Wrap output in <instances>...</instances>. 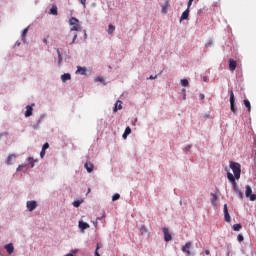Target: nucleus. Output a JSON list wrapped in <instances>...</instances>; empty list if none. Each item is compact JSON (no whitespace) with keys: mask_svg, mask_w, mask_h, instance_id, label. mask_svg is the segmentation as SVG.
Instances as JSON below:
<instances>
[{"mask_svg":"<svg viewBox=\"0 0 256 256\" xmlns=\"http://www.w3.org/2000/svg\"><path fill=\"white\" fill-rule=\"evenodd\" d=\"M227 178L230 181L233 187V190L236 193V195H238L239 199H243V192L241 191V189H239V186L237 185V181H235V177L231 172H227Z\"/></svg>","mask_w":256,"mask_h":256,"instance_id":"f257e3e1","label":"nucleus"},{"mask_svg":"<svg viewBox=\"0 0 256 256\" xmlns=\"http://www.w3.org/2000/svg\"><path fill=\"white\" fill-rule=\"evenodd\" d=\"M74 31H81V26H79V24H74L73 27L70 29V32L67 36V41H69L71 37L72 41L69 42V45H73V43H75V41L77 40V33H74Z\"/></svg>","mask_w":256,"mask_h":256,"instance_id":"f03ea898","label":"nucleus"},{"mask_svg":"<svg viewBox=\"0 0 256 256\" xmlns=\"http://www.w3.org/2000/svg\"><path fill=\"white\" fill-rule=\"evenodd\" d=\"M230 169H232L234 174V179H241V164L237 162L230 161Z\"/></svg>","mask_w":256,"mask_h":256,"instance_id":"7ed1b4c3","label":"nucleus"},{"mask_svg":"<svg viewBox=\"0 0 256 256\" xmlns=\"http://www.w3.org/2000/svg\"><path fill=\"white\" fill-rule=\"evenodd\" d=\"M230 109L232 113H237V108L235 107V94L233 93V90L230 91Z\"/></svg>","mask_w":256,"mask_h":256,"instance_id":"20e7f679","label":"nucleus"},{"mask_svg":"<svg viewBox=\"0 0 256 256\" xmlns=\"http://www.w3.org/2000/svg\"><path fill=\"white\" fill-rule=\"evenodd\" d=\"M252 193H253V189H251V186L246 185V191H245L246 197H249L250 201H256V195Z\"/></svg>","mask_w":256,"mask_h":256,"instance_id":"39448f33","label":"nucleus"},{"mask_svg":"<svg viewBox=\"0 0 256 256\" xmlns=\"http://www.w3.org/2000/svg\"><path fill=\"white\" fill-rule=\"evenodd\" d=\"M26 207L28 211H35V209H37V201L35 200L27 201Z\"/></svg>","mask_w":256,"mask_h":256,"instance_id":"423d86ee","label":"nucleus"},{"mask_svg":"<svg viewBox=\"0 0 256 256\" xmlns=\"http://www.w3.org/2000/svg\"><path fill=\"white\" fill-rule=\"evenodd\" d=\"M162 231L164 233V241L169 242L173 239V236H171V233H169L168 228H163Z\"/></svg>","mask_w":256,"mask_h":256,"instance_id":"0eeeda50","label":"nucleus"},{"mask_svg":"<svg viewBox=\"0 0 256 256\" xmlns=\"http://www.w3.org/2000/svg\"><path fill=\"white\" fill-rule=\"evenodd\" d=\"M224 220L226 221V223H231V215H229L227 204H224Z\"/></svg>","mask_w":256,"mask_h":256,"instance_id":"6e6552de","label":"nucleus"},{"mask_svg":"<svg viewBox=\"0 0 256 256\" xmlns=\"http://www.w3.org/2000/svg\"><path fill=\"white\" fill-rule=\"evenodd\" d=\"M84 167H85V169L87 170L88 173H92L93 169H95V166L90 161H87L84 164Z\"/></svg>","mask_w":256,"mask_h":256,"instance_id":"1a4fd4ad","label":"nucleus"},{"mask_svg":"<svg viewBox=\"0 0 256 256\" xmlns=\"http://www.w3.org/2000/svg\"><path fill=\"white\" fill-rule=\"evenodd\" d=\"M191 242H187L183 247H182V251L183 253H187V255H191Z\"/></svg>","mask_w":256,"mask_h":256,"instance_id":"9d476101","label":"nucleus"},{"mask_svg":"<svg viewBox=\"0 0 256 256\" xmlns=\"http://www.w3.org/2000/svg\"><path fill=\"white\" fill-rule=\"evenodd\" d=\"M4 249H6V251L9 255H12L13 251H15V247H13V243H9V244L5 245Z\"/></svg>","mask_w":256,"mask_h":256,"instance_id":"9b49d317","label":"nucleus"},{"mask_svg":"<svg viewBox=\"0 0 256 256\" xmlns=\"http://www.w3.org/2000/svg\"><path fill=\"white\" fill-rule=\"evenodd\" d=\"M229 69L230 71H235L237 69V61L229 59Z\"/></svg>","mask_w":256,"mask_h":256,"instance_id":"f8f14e48","label":"nucleus"},{"mask_svg":"<svg viewBox=\"0 0 256 256\" xmlns=\"http://www.w3.org/2000/svg\"><path fill=\"white\" fill-rule=\"evenodd\" d=\"M123 102L121 100H118L116 103H115V107L113 109L114 113H117V111H120V109H123Z\"/></svg>","mask_w":256,"mask_h":256,"instance_id":"ddd939ff","label":"nucleus"},{"mask_svg":"<svg viewBox=\"0 0 256 256\" xmlns=\"http://www.w3.org/2000/svg\"><path fill=\"white\" fill-rule=\"evenodd\" d=\"M78 227L81 229V231H84L85 229H89L90 226L87 222L79 221Z\"/></svg>","mask_w":256,"mask_h":256,"instance_id":"4468645a","label":"nucleus"},{"mask_svg":"<svg viewBox=\"0 0 256 256\" xmlns=\"http://www.w3.org/2000/svg\"><path fill=\"white\" fill-rule=\"evenodd\" d=\"M187 19H189V9H186V10L182 13L181 18H180V21H185V20H187Z\"/></svg>","mask_w":256,"mask_h":256,"instance_id":"2eb2a0df","label":"nucleus"},{"mask_svg":"<svg viewBox=\"0 0 256 256\" xmlns=\"http://www.w3.org/2000/svg\"><path fill=\"white\" fill-rule=\"evenodd\" d=\"M62 82L66 83V81H71V74L65 73L61 76Z\"/></svg>","mask_w":256,"mask_h":256,"instance_id":"dca6fc26","label":"nucleus"},{"mask_svg":"<svg viewBox=\"0 0 256 256\" xmlns=\"http://www.w3.org/2000/svg\"><path fill=\"white\" fill-rule=\"evenodd\" d=\"M31 115H33V107L26 106L25 117H31Z\"/></svg>","mask_w":256,"mask_h":256,"instance_id":"f3484780","label":"nucleus"},{"mask_svg":"<svg viewBox=\"0 0 256 256\" xmlns=\"http://www.w3.org/2000/svg\"><path fill=\"white\" fill-rule=\"evenodd\" d=\"M129 135H131V127L128 126V127H126L122 137H123V139H127V136H129Z\"/></svg>","mask_w":256,"mask_h":256,"instance_id":"a211bd4d","label":"nucleus"},{"mask_svg":"<svg viewBox=\"0 0 256 256\" xmlns=\"http://www.w3.org/2000/svg\"><path fill=\"white\" fill-rule=\"evenodd\" d=\"M115 32V26L113 24L108 25V35H113Z\"/></svg>","mask_w":256,"mask_h":256,"instance_id":"6ab92c4d","label":"nucleus"},{"mask_svg":"<svg viewBox=\"0 0 256 256\" xmlns=\"http://www.w3.org/2000/svg\"><path fill=\"white\" fill-rule=\"evenodd\" d=\"M244 105L246 109H248V112L251 113V102L247 99L244 100Z\"/></svg>","mask_w":256,"mask_h":256,"instance_id":"aec40b11","label":"nucleus"},{"mask_svg":"<svg viewBox=\"0 0 256 256\" xmlns=\"http://www.w3.org/2000/svg\"><path fill=\"white\" fill-rule=\"evenodd\" d=\"M50 15H58L57 6L53 5L50 9Z\"/></svg>","mask_w":256,"mask_h":256,"instance_id":"412c9836","label":"nucleus"},{"mask_svg":"<svg viewBox=\"0 0 256 256\" xmlns=\"http://www.w3.org/2000/svg\"><path fill=\"white\" fill-rule=\"evenodd\" d=\"M211 196H212L211 203L215 207V205H217V196L214 193H212Z\"/></svg>","mask_w":256,"mask_h":256,"instance_id":"4be33fe9","label":"nucleus"},{"mask_svg":"<svg viewBox=\"0 0 256 256\" xmlns=\"http://www.w3.org/2000/svg\"><path fill=\"white\" fill-rule=\"evenodd\" d=\"M77 23H79V20L75 17H72L70 20H69V24L70 25H77Z\"/></svg>","mask_w":256,"mask_h":256,"instance_id":"5701e85b","label":"nucleus"},{"mask_svg":"<svg viewBox=\"0 0 256 256\" xmlns=\"http://www.w3.org/2000/svg\"><path fill=\"white\" fill-rule=\"evenodd\" d=\"M86 71L87 70L81 66H79L77 69V73H80V75H85Z\"/></svg>","mask_w":256,"mask_h":256,"instance_id":"b1692460","label":"nucleus"},{"mask_svg":"<svg viewBox=\"0 0 256 256\" xmlns=\"http://www.w3.org/2000/svg\"><path fill=\"white\" fill-rule=\"evenodd\" d=\"M181 85H182V87H189V80L182 79L181 80Z\"/></svg>","mask_w":256,"mask_h":256,"instance_id":"393cba45","label":"nucleus"},{"mask_svg":"<svg viewBox=\"0 0 256 256\" xmlns=\"http://www.w3.org/2000/svg\"><path fill=\"white\" fill-rule=\"evenodd\" d=\"M27 33H29V28H25L22 32V40L23 41H25V37H26Z\"/></svg>","mask_w":256,"mask_h":256,"instance_id":"a878e982","label":"nucleus"},{"mask_svg":"<svg viewBox=\"0 0 256 256\" xmlns=\"http://www.w3.org/2000/svg\"><path fill=\"white\" fill-rule=\"evenodd\" d=\"M243 226H241V224H234L233 225V230L234 231H241V228H242Z\"/></svg>","mask_w":256,"mask_h":256,"instance_id":"bb28decb","label":"nucleus"},{"mask_svg":"<svg viewBox=\"0 0 256 256\" xmlns=\"http://www.w3.org/2000/svg\"><path fill=\"white\" fill-rule=\"evenodd\" d=\"M57 55H58V63H61L63 61V57H61V51L59 49H56Z\"/></svg>","mask_w":256,"mask_h":256,"instance_id":"cd10ccee","label":"nucleus"},{"mask_svg":"<svg viewBox=\"0 0 256 256\" xmlns=\"http://www.w3.org/2000/svg\"><path fill=\"white\" fill-rule=\"evenodd\" d=\"M13 157H15L14 154H10L7 158V165H11V161L13 160Z\"/></svg>","mask_w":256,"mask_h":256,"instance_id":"c85d7f7f","label":"nucleus"},{"mask_svg":"<svg viewBox=\"0 0 256 256\" xmlns=\"http://www.w3.org/2000/svg\"><path fill=\"white\" fill-rule=\"evenodd\" d=\"M119 199H121V195H119V194H114L112 196V201H119Z\"/></svg>","mask_w":256,"mask_h":256,"instance_id":"c756f323","label":"nucleus"},{"mask_svg":"<svg viewBox=\"0 0 256 256\" xmlns=\"http://www.w3.org/2000/svg\"><path fill=\"white\" fill-rule=\"evenodd\" d=\"M81 201L80 200H75L74 202H73V206L74 207H80L81 206Z\"/></svg>","mask_w":256,"mask_h":256,"instance_id":"7c9ffc66","label":"nucleus"},{"mask_svg":"<svg viewBox=\"0 0 256 256\" xmlns=\"http://www.w3.org/2000/svg\"><path fill=\"white\" fill-rule=\"evenodd\" d=\"M140 231H141L142 235L144 233H147V227H145V225H142L141 228H140Z\"/></svg>","mask_w":256,"mask_h":256,"instance_id":"2f4dec72","label":"nucleus"},{"mask_svg":"<svg viewBox=\"0 0 256 256\" xmlns=\"http://www.w3.org/2000/svg\"><path fill=\"white\" fill-rule=\"evenodd\" d=\"M167 7H169V2H166V6L162 7V13H167Z\"/></svg>","mask_w":256,"mask_h":256,"instance_id":"473e14b6","label":"nucleus"},{"mask_svg":"<svg viewBox=\"0 0 256 256\" xmlns=\"http://www.w3.org/2000/svg\"><path fill=\"white\" fill-rule=\"evenodd\" d=\"M99 249H100L99 244H97V247H96V250H95V256H101L99 254Z\"/></svg>","mask_w":256,"mask_h":256,"instance_id":"72a5a7b5","label":"nucleus"},{"mask_svg":"<svg viewBox=\"0 0 256 256\" xmlns=\"http://www.w3.org/2000/svg\"><path fill=\"white\" fill-rule=\"evenodd\" d=\"M244 237L242 234H239L237 237V240L239 241V243H241L243 241Z\"/></svg>","mask_w":256,"mask_h":256,"instance_id":"f704fd0d","label":"nucleus"},{"mask_svg":"<svg viewBox=\"0 0 256 256\" xmlns=\"http://www.w3.org/2000/svg\"><path fill=\"white\" fill-rule=\"evenodd\" d=\"M81 5H83L84 8L87 7V0H80Z\"/></svg>","mask_w":256,"mask_h":256,"instance_id":"c9c22d12","label":"nucleus"},{"mask_svg":"<svg viewBox=\"0 0 256 256\" xmlns=\"http://www.w3.org/2000/svg\"><path fill=\"white\" fill-rule=\"evenodd\" d=\"M49 147V143H45L43 146H42V150L44 151H47V148Z\"/></svg>","mask_w":256,"mask_h":256,"instance_id":"e433bc0d","label":"nucleus"},{"mask_svg":"<svg viewBox=\"0 0 256 256\" xmlns=\"http://www.w3.org/2000/svg\"><path fill=\"white\" fill-rule=\"evenodd\" d=\"M23 169H25V165H19L16 171H22Z\"/></svg>","mask_w":256,"mask_h":256,"instance_id":"4c0bfd02","label":"nucleus"},{"mask_svg":"<svg viewBox=\"0 0 256 256\" xmlns=\"http://www.w3.org/2000/svg\"><path fill=\"white\" fill-rule=\"evenodd\" d=\"M193 5V2L191 0L188 1L187 9H191V6Z\"/></svg>","mask_w":256,"mask_h":256,"instance_id":"58836bf2","label":"nucleus"},{"mask_svg":"<svg viewBox=\"0 0 256 256\" xmlns=\"http://www.w3.org/2000/svg\"><path fill=\"white\" fill-rule=\"evenodd\" d=\"M40 157H41V159H43V157H45V150H41V152H40Z\"/></svg>","mask_w":256,"mask_h":256,"instance_id":"ea45409f","label":"nucleus"},{"mask_svg":"<svg viewBox=\"0 0 256 256\" xmlns=\"http://www.w3.org/2000/svg\"><path fill=\"white\" fill-rule=\"evenodd\" d=\"M28 161L31 163V167H35V164H33V158H28Z\"/></svg>","mask_w":256,"mask_h":256,"instance_id":"a19ab883","label":"nucleus"},{"mask_svg":"<svg viewBox=\"0 0 256 256\" xmlns=\"http://www.w3.org/2000/svg\"><path fill=\"white\" fill-rule=\"evenodd\" d=\"M211 45H213V40H210V41L206 44V47H211Z\"/></svg>","mask_w":256,"mask_h":256,"instance_id":"79ce46f5","label":"nucleus"},{"mask_svg":"<svg viewBox=\"0 0 256 256\" xmlns=\"http://www.w3.org/2000/svg\"><path fill=\"white\" fill-rule=\"evenodd\" d=\"M199 98H200L201 100L205 99V94H200V95H199Z\"/></svg>","mask_w":256,"mask_h":256,"instance_id":"37998d69","label":"nucleus"},{"mask_svg":"<svg viewBox=\"0 0 256 256\" xmlns=\"http://www.w3.org/2000/svg\"><path fill=\"white\" fill-rule=\"evenodd\" d=\"M149 79H157V75H155V76L151 75V76L149 77Z\"/></svg>","mask_w":256,"mask_h":256,"instance_id":"c03bdc74","label":"nucleus"},{"mask_svg":"<svg viewBox=\"0 0 256 256\" xmlns=\"http://www.w3.org/2000/svg\"><path fill=\"white\" fill-rule=\"evenodd\" d=\"M205 254H206V255H210L211 252H210L209 250H205Z\"/></svg>","mask_w":256,"mask_h":256,"instance_id":"a18cd8bd","label":"nucleus"},{"mask_svg":"<svg viewBox=\"0 0 256 256\" xmlns=\"http://www.w3.org/2000/svg\"><path fill=\"white\" fill-rule=\"evenodd\" d=\"M65 256H74L72 253L66 254Z\"/></svg>","mask_w":256,"mask_h":256,"instance_id":"49530a36","label":"nucleus"},{"mask_svg":"<svg viewBox=\"0 0 256 256\" xmlns=\"http://www.w3.org/2000/svg\"><path fill=\"white\" fill-rule=\"evenodd\" d=\"M84 37H85V39H87V32H85Z\"/></svg>","mask_w":256,"mask_h":256,"instance_id":"de8ad7c7","label":"nucleus"},{"mask_svg":"<svg viewBox=\"0 0 256 256\" xmlns=\"http://www.w3.org/2000/svg\"><path fill=\"white\" fill-rule=\"evenodd\" d=\"M102 219H105V213L102 215Z\"/></svg>","mask_w":256,"mask_h":256,"instance_id":"09e8293b","label":"nucleus"},{"mask_svg":"<svg viewBox=\"0 0 256 256\" xmlns=\"http://www.w3.org/2000/svg\"><path fill=\"white\" fill-rule=\"evenodd\" d=\"M72 253H77V250H72Z\"/></svg>","mask_w":256,"mask_h":256,"instance_id":"8fccbe9b","label":"nucleus"},{"mask_svg":"<svg viewBox=\"0 0 256 256\" xmlns=\"http://www.w3.org/2000/svg\"><path fill=\"white\" fill-rule=\"evenodd\" d=\"M99 79V81H103V78H98Z\"/></svg>","mask_w":256,"mask_h":256,"instance_id":"3c124183","label":"nucleus"},{"mask_svg":"<svg viewBox=\"0 0 256 256\" xmlns=\"http://www.w3.org/2000/svg\"><path fill=\"white\" fill-rule=\"evenodd\" d=\"M90 192H91V188L88 189V193H90Z\"/></svg>","mask_w":256,"mask_h":256,"instance_id":"603ef678","label":"nucleus"},{"mask_svg":"<svg viewBox=\"0 0 256 256\" xmlns=\"http://www.w3.org/2000/svg\"><path fill=\"white\" fill-rule=\"evenodd\" d=\"M43 41H44L45 43H47V39H44Z\"/></svg>","mask_w":256,"mask_h":256,"instance_id":"864d4df0","label":"nucleus"},{"mask_svg":"<svg viewBox=\"0 0 256 256\" xmlns=\"http://www.w3.org/2000/svg\"><path fill=\"white\" fill-rule=\"evenodd\" d=\"M204 81H207V77H204Z\"/></svg>","mask_w":256,"mask_h":256,"instance_id":"5fc2aeb1","label":"nucleus"},{"mask_svg":"<svg viewBox=\"0 0 256 256\" xmlns=\"http://www.w3.org/2000/svg\"><path fill=\"white\" fill-rule=\"evenodd\" d=\"M183 99L185 100L186 99V95L184 94V97H183Z\"/></svg>","mask_w":256,"mask_h":256,"instance_id":"6e6d98bb","label":"nucleus"},{"mask_svg":"<svg viewBox=\"0 0 256 256\" xmlns=\"http://www.w3.org/2000/svg\"><path fill=\"white\" fill-rule=\"evenodd\" d=\"M190 1L194 2L195 0H190Z\"/></svg>","mask_w":256,"mask_h":256,"instance_id":"4d7b16f0","label":"nucleus"}]
</instances>
